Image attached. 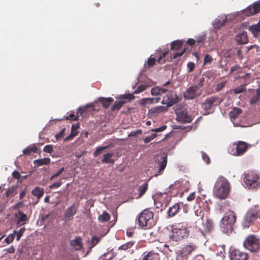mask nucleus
<instances>
[{"mask_svg": "<svg viewBox=\"0 0 260 260\" xmlns=\"http://www.w3.org/2000/svg\"><path fill=\"white\" fill-rule=\"evenodd\" d=\"M155 56H159L157 61L160 64L164 63L166 61H171L179 56V40L173 41L171 44L170 50L168 49H159L155 53Z\"/></svg>", "mask_w": 260, "mask_h": 260, "instance_id": "1", "label": "nucleus"}, {"mask_svg": "<svg viewBox=\"0 0 260 260\" xmlns=\"http://www.w3.org/2000/svg\"><path fill=\"white\" fill-rule=\"evenodd\" d=\"M231 185L229 181L225 177L220 176L214 184L213 196L218 199H225L228 197Z\"/></svg>", "mask_w": 260, "mask_h": 260, "instance_id": "2", "label": "nucleus"}, {"mask_svg": "<svg viewBox=\"0 0 260 260\" xmlns=\"http://www.w3.org/2000/svg\"><path fill=\"white\" fill-rule=\"evenodd\" d=\"M236 221V214L233 211L227 212L221 220L220 226L225 233L231 232L233 230Z\"/></svg>", "mask_w": 260, "mask_h": 260, "instance_id": "3", "label": "nucleus"}, {"mask_svg": "<svg viewBox=\"0 0 260 260\" xmlns=\"http://www.w3.org/2000/svg\"><path fill=\"white\" fill-rule=\"evenodd\" d=\"M153 216V212L148 209L144 210L138 216L139 225L145 229L151 228L154 225Z\"/></svg>", "mask_w": 260, "mask_h": 260, "instance_id": "4", "label": "nucleus"}, {"mask_svg": "<svg viewBox=\"0 0 260 260\" xmlns=\"http://www.w3.org/2000/svg\"><path fill=\"white\" fill-rule=\"evenodd\" d=\"M165 98H164L161 103L163 104H166L167 106L165 107L162 106H159L151 108L148 111V114L150 116L155 117L161 112L167 111L168 107H170L172 106L174 104L176 103L177 102L178 99V98H176V99H173L172 97L170 98L168 95L167 96V99H165Z\"/></svg>", "mask_w": 260, "mask_h": 260, "instance_id": "5", "label": "nucleus"}, {"mask_svg": "<svg viewBox=\"0 0 260 260\" xmlns=\"http://www.w3.org/2000/svg\"><path fill=\"white\" fill-rule=\"evenodd\" d=\"M221 100L218 97L212 96L207 98L201 105L204 115H208L214 111V107L219 105Z\"/></svg>", "mask_w": 260, "mask_h": 260, "instance_id": "6", "label": "nucleus"}, {"mask_svg": "<svg viewBox=\"0 0 260 260\" xmlns=\"http://www.w3.org/2000/svg\"><path fill=\"white\" fill-rule=\"evenodd\" d=\"M244 248L251 252H256L260 249L259 238L254 235L248 236L243 242Z\"/></svg>", "mask_w": 260, "mask_h": 260, "instance_id": "7", "label": "nucleus"}, {"mask_svg": "<svg viewBox=\"0 0 260 260\" xmlns=\"http://www.w3.org/2000/svg\"><path fill=\"white\" fill-rule=\"evenodd\" d=\"M244 181L249 189H255L260 186V176L251 172L245 174Z\"/></svg>", "mask_w": 260, "mask_h": 260, "instance_id": "8", "label": "nucleus"}, {"mask_svg": "<svg viewBox=\"0 0 260 260\" xmlns=\"http://www.w3.org/2000/svg\"><path fill=\"white\" fill-rule=\"evenodd\" d=\"M258 211L256 207L254 209H249L245 214L242 224L245 228H249L254 224V221L258 217Z\"/></svg>", "mask_w": 260, "mask_h": 260, "instance_id": "9", "label": "nucleus"}, {"mask_svg": "<svg viewBox=\"0 0 260 260\" xmlns=\"http://www.w3.org/2000/svg\"><path fill=\"white\" fill-rule=\"evenodd\" d=\"M247 144L243 141H239L237 144H234L229 148V152L232 155L239 156L243 154L247 149Z\"/></svg>", "mask_w": 260, "mask_h": 260, "instance_id": "10", "label": "nucleus"}, {"mask_svg": "<svg viewBox=\"0 0 260 260\" xmlns=\"http://www.w3.org/2000/svg\"><path fill=\"white\" fill-rule=\"evenodd\" d=\"M155 162L158 165V171L156 176L161 174L167 164V156L165 154H159L155 156Z\"/></svg>", "mask_w": 260, "mask_h": 260, "instance_id": "11", "label": "nucleus"}, {"mask_svg": "<svg viewBox=\"0 0 260 260\" xmlns=\"http://www.w3.org/2000/svg\"><path fill=\"white\" fill-rule=\"evenodd\" d=\"M199 90L198 86H192L189 87L185 92H184V98L186 100H192L200 95L197 91Z\"/></svg>", "mask_w": 260, "mask_h": 260, "instance_id": "12", "label": "nucleus"}, {"mask_svg": "<svg viewBox=\"0 0 260 260\" xmlns=\"http://www.w3.org/2000/svg\"><path fill=\"white\" fill-rule=\"evenodd\" d=\"M197 248V246L193 243L184 245L180 250V256L186 259L188 256L190 255L192 251H194Z\"/></svg>", "mask_w": 260, "mask_h": 260, "instance_id": "13", "label": "nucleus"}, {"mask_svg": "<svg viewBox=\"0 0 260 260\" xmlns=\"http://www.w3.org/2000/svg\"><path fill=\"white\" fill-rule=\"evenodd\" d=\"M231 260H247L248 254L239 249L232 250L230 254Z\"/></svg>", "mask_w": 260, "mask_h": 260, "instance_id": "14", "label": "nucleus"}, {"mask_svg": "<svg viewBox=\"0 0 260 260\" xmlns=\"http://www.w3.org/2000/svg\"><path fill=\"white\" fill-rule=\"evenodd\" d=\"M77 211V206L75 204L68 207L64 213L63 217L64 220H70L73 217V216L76 213Z\"/></svg>", "mask_w": 260, "mask_h": 260, "instance_id": "15", "label": "nucleus"}, {"mask_svg": "<svg viewBox=\"0 0 260 260\" xmlns=\"http://www.w3.org/2000/svg\"><path fill=\"white\" fill-rule=\"evenodd\" d=\"M260 12V3H255L252 6L247 7L244 11L247 16H250L257 14Z\"/></svg>", "mask_w": 260, "mask_h": 260, "instance_id": "16", "label": "nucleus"}, {"mask_svg": "<svg viewBox=\"0 0 260 260\" xmlns=\"http://www.w3.org/2000/svg\"><path fill=\"white\" fill-rule=\"evenodd\" d=\"M16 222L18 225H22L25 224L28 220L27 215L20 210L15 213Z\"/></svg>", "mask_w": 260, "mask_h": 260, "instance_id": "17", "label": "nucleus"}, {"mask_svg": "<svg viewBox=\"0 0 260 260\" xmlns=\"http://www.w3.org/2000/svg\"><path fill=\"white\" fill-rule=\"evenodd\" d=\"M235 40L238 44H247L248 42L247 32L243 31L241 33L239 32L236 36Z\"/></svg>", "mask_w": 260, "mask_h": 260, "instance_id": "18", "label": "nucleus"}, {"mask_svg": "<svg viewBox=\"0 0 260 260\" xmlns=\"http://www.w3.org/2000/svg\"><path fill=\"white\" fill-rule=\"evenodd\" d=\"M70 244L76 250H80L83 247L82 239L80 237H77L75 239L71 240Z\"/></svg>", "mask_w": 260, "mask_h": 260, "instance_id": "19", "label": "nucleus"}, {"mask_svg": "<svg viewBox=\"0 0 260 260\" xmlns=\"http://www.w3.org/2000/svg\"><path fill=\"white\" fill-rule=\"evenodd\" d=\"M179 228L177 225H172L171 226V231L169 234V238L171 241L178 242L179 239Z\"/></svg>", "mask_w": 260, "mask_h": 260, "instance_id": "20", "label": "nucleus"}, {"mask_svg": "<svg viewBox=\"0 0 260 260\" xmlns=\"http://www.w3.org/2000/svg\"><path fill=\"white\" fill-rule=\"evenodd\" d=\"M192 120V117L188 115L186 110L180 111V123H190Z\"/></svg>", "mask_w": 260, "mask_h": 260, "instance_id": "21", "label": "nucleus"}, {"mask_svg": "<svg viewBox=\"0 0 260 260\" xmlns=\"http://www.w3.org/2000/svg\"><path fill=\"white\" fill-rule=\"evenodd\" d=\"M181 226L180 227V236L182 239L187 238L189 234V226L186 224L182 222L181 223Z\"/></svg>", "mask_w": 260, "mask_h": 260, "instance_id": "22", "label": "nucleus"}, {"mask_svg": "<svg viewBox=\"0 0 260 260\" xmlns=\"http://www.w3.org/2000/svg\"><path fill=\"white\" fill-rule=\"evenodd\" d=\"M160 98H143L140 100V104L146 107L147 105L159 102Z\"/></svg>", "mask_w": 260, "mask_h": 260, "instance_id": "23", "label": "nucleus"}, {"mask_svg": "<svg viewBox=\"0 0 260 260\" xmlns=\"http://www.w3.org/2000/svg\"><path fill=\"white\" fill-rule=\"evenodd\" d=\"M227 21L225 16H223L216 19L213 22V25L215 28H220Z\"/></svg>", "mask_w": 260, "mask_h": 260, "instance_id": "24", "label": "nucleus"}, {"mask_svg": "<svg viewBox=\"0 0 260 260\" xmlns=\"http://www.w3.org/2000/svg\"><path fill=\"white\" fill-rule=\"evenodd\" d=\"M114 101L113 99L112 98H100L99 99V102L102 104L103 107L107 109L109 108L111 103L113 102Z\"/></svg>", "mask_w": 260, "mask_h": 260, "instance_id": "25", "label": "nucleus"}, {"mask_svg": "<svg viewBox=\"0 0 260 260\" xmlns=\"http://www.w3.org/2000/svg\"><path fill=\"white\" fill-rule=\"evenodd\" d=\"M113 152H108L103 156V158L102 159V162L103 163H106V164H114V160L112 159L111 157L113 156Z\"/></svg>", "mask_w": 260, "mask_h": 260, "instance_id": "26", "label": "nucleus"}, {"mask_svg": "<svg viewBox=\"0 0 260 260\" xmlns=\"http://www.w3.org/2000/svg\"><path fill=\"white\" fill-rule=\"evenodd\" d=\"M37 150L38 148L35 146V145H31L25 148L23 150V153L25 155H29L32 152H37Z\"/></svg>", "mask_w": 260, "mask_h": 260, "instance_id": "27", "label": "nucleus"}, {"mask_svg": "<svg viewBox=\"0 0 260 260\" xmlns=\"http://www.w3.org/2000/svg\"><path fill=\"white\" fill-rule=\"evenodd\" d=\"M44 190L39 187H35L32 190V194L35 197H37L38 199H40L44 194Z\"/></svg>", "mask_w": 260, "mask_h": 260, "instance_id": "28", "label": "nucleus"}, {"mask_svg": "<svg viewBox=\"0 0 260 260\" xmlns=\"http://www.w3.org/2000/svg\"><path fill=\"white\" fill-rule=\"evenodd\" d=\"M167 91V90L160 87H153L151 89V93L153 95H157L165 93Z\"/></svg>", "mask_w": 260, "mask_h": 260, "instance_id": "29", "label": "nucleus"}, {"mask_svg": "<svg viewBox=\"0 0 260 260\" xmlns=\"http://www.w3.org/2000/svg\"><path fill=\"white\" fill-rule=\"evenodd\" d=\"M50 162V159L48 157L44 158L43 159H36L34 160V164L37 167L44 165H48Z\"/></svg>", "mask_w": 260, "mask_h": 260, "instance_id": "30", "label": "nucleus"}, {"mask_svg": "<svg viewBox=\"0 0 260 260\" xmlns=\"http://www.w3.org/2000/svg\"><path fill=\"white\" fill-rule=\"evenodd\" d=\"M242 113V110L239 108H234L233 109L230 113V116L232 119H236L238 117V115Z\"/></svg>", "mask_w": 260, "mask_h": 260, "instance_id": "31", "label": "nucleus"}, {"mask_svg": "<svg viewBox=\"0 0 260 260\" xmlns=\"http://www.w3.org/2000/svg\"><path fill=\"white\" fill-rule=\"evenodd\" d=\"M148 189V183H145L143 185L140 186L138 191L139 192L138 198L142 197L146 192Z\"/></svg>", "mask_w": 260, "mask_h": 260, "instance_id": "32", "label": "nucleus"}, {"mask_svg": "<svg viewBox=\"0 0 260 260\" xmlns=\"http://www.w3.org/2000/svg\"><path fill=\"white\" fill-rule=\"evenodd\" d=\"M179 210V203L176 204L174 206L170 207L168 210L169 216H173Z\"/></svg>", "mask_w": 260, "mask_h": 260, "instance_id": "33", "label": "nucleus"}, {"mask_svg": "<svg viewBox=\"0 0 260 260\" xmlns=\"http://www.w3.org/2000/svg\"><path fill=\"white\" fill-rule=\"evenodd\" d=\"M99 221L102 222H106L110 220V215L106 211H104L102 215L98 217Z\"/></svg>", "mask_w": 260, "mask_h": 260, "instance_id": "34", "label": "nucleus"}, {"mask_svg": "<svg viewBox=\"0 0 260 260\" xmlns=\"http://www.w3.org/2000/svg\"><path fill=\"white\" fill-rule=\"evenodd\" d=\"M25 231V228L24 227L21 228L20 229V230L17 231L16 230H14L13 231V234H14V236H15V235L17 236L16 240L17 241H19L21 237L23 236L24 232Z\"/></svg>", "mask_w": 260, "mask_h": 260, "instance_id": "35", "label": "nucleus"}, {"mask_svg": "<svg viewBox=\"0 0 260 260\" xmlns=\"http://www.w3.org/2000/svg\"><path fill=\"white\" fill-rule=\"evenodd\" d=\"M249 29L254 36H256L258 32H260V27L258 24L250 26L249 27Z\"/></svg>", "mask_w": 260, "mask_h": 260, "instance_id": "36", "label": "nucleus"}, {"mask_svg": "<svg viewBox=\"0 0 260 260\" xmlns=\"http://www.w3.org/2000/svg\"><path fill=\"white\" fill-rule=\"evenodd\" d=\"M125 103V101H117L115 103V104L112 106L111 110L112 111H115L116 110H119L121 107L123 106L124 104Z\"/></svg>", "mask_w": 260, "mask_h": 260, "instance_id": "37", "label": "nucleus"}, {"mask_svg": "<svg viewBox=\"0 0 260 260\" xmlns=\"http://www.w3.org/2000/svg\"><path fill=\"white\" fill-rule=\"evenodd\" d=\"M260 101V88L256 90V93L250 99L251 104H255Z\"/></svg>", "mask_w": 260, "mask_h": 260, "instance_id": "38", "label": "nucleus"}, {"mask_svg": "<svg viewBox=\"0 0 260 260\" xmlns=\"http://www.w3.org/2000/svg\"><path fill=\"white\" fill-rule=\"evenodd\" d=\"M135 244L134 241H129L128 242L122 245H121L119 248V250H126L127 249L131 248Z\"/></svg>", "mask_w": 260, "mask_h": 260, "instance_id": "39", "label": "nucleus"}, {"mask_svg": "<svg viewBox=\"0 0 260 260\" xmlns=\"http://www.w3.org/2000/svg\"><path fill=\"white\" fill-rule=\"evenodd\" d=\"M108 147H109L108 146H106L99 147L96 148V150L93 152L94 156L96 157L98 155H99L104 150L108 148Z\"/></svg>", "mask_w": 260, "mask_h": 260, "instance_id": "40", "label": "nucleus"}, {"mask_svg": "<svg viewBox=\"0 0 260 260\" xmlns=\"http://www.w3.org/2000/svg\"><path fill=\"white\" fill-rule=\"evenodd\" d=\"M205 226L208 231H211L213 229V222L211 219H207L205 223Z\"/></svg>", "mask_w": 260, "mask_h": 260, "instance_id": "41", "label": "nucleus"}, {"mask_svg": "<svg viewBox=\"0 0 260 260\" xmlns=\"http://www.w3.org/2000/svg\"><path fill=\"white\" fill-rule=\"evenodd\" d=\"M100 237H98L96 236H93L91 239L90 248H92L93 247H94L100 242Z\"/></svg>", "mask_w": 260, "mask_h": 260, "instance_id": "42", "label": "nucleus"}, {"mask_svg": "<svg viewBox=\"0 0 260 260\" xmlns=\"http://www.w3.org/2000/svg\"><path fill=\"white\" fill-rule=\"evenodd\" d=\"M246 90L245 85H241L239 87L235 88L234 90V93L239 94L242 93Z\"/></svg>", "mask_w": 260, "mask_h": 260, "instance_id": "43", "label": "nucleus"}, {"mask_svg": "<svg viewBox=\"0 0 260 260\" xmlns=\"http://www.w3.org/2000/svg\"><path fill=\"white\" fill-rule=\"evenodd\" d=\"M187 72L188 73H191V72H193L195 68L194 63L192 61L188 62L187 64Z\"/></svg>", "mask_w": 260, "mask_h": 260, "instance_id": "44", "label": "nucleus"}, {"mask_svg": "<svg viewBox=\"0 0 260 260\" xmlns=\"http://www.w3.org/2000/svg\"><path fill=\"white\" fill-rule=\"evenodd\" d=\"M14 234H11L5 239V241L7 244H9L14 241Z\"/></svg>", "mask_w": 260, "mask_h": 260, "instance_id": "45", "label": "nucleus"}, {"mask_svg": "<svg viewBox=\"0 0 260 260\" xmlns=\"http://www.w3.org/2000/svg\"><path fill=\"white\" fill-rule=\"evenodd\" d=\"M146 86L145 85H141L138 86L137 89L134 91V93L137 94L143 92L146 89Z\"/></svg>", "mask_w": 260, "mask_h": 260, "instance_id": "46", "label": "nucleus"}, {"mask_svg": "<svg viewBox=\"0 0 260 260\" xmlns=\"http://www.w3.org/2000/svg\"><path fill=\"white\" fill-rule=\"evenodd\" d=\"M184 186H183L182 184L180 185V190L181 189L185 191H187L189 189V182L188 180L185 181L184 183Z\"/></svg>", "mask_w": 260, "mask_h": 260, "instance_id": "47", "label": "nucleus"}, {"mask_svg": "<svg viewBox=\"0 0 260 260\" xmlns=\"http://www.w3.org/2000/svg\"><path fill=\"white\" fill-rule=\"evenodd\" d=\"M156 59L154 57H150L148 58L147 60V66L148 67H151L155 64L156 62Z\"/></svg>", "mask_w": 260, "mask_h": 260, "instance_id": "48", "label": "nucleus"}, {"mask_svg": "<svg viewBox=\"0 0 260 260\" xmlns=\"http://www.w3.org/2000/svg\"><path fill=\"white\" fill-rule=\"evenodd\" d=\"M79 116L77 114L75 115L74 113L70 114L69 116H66V120H78Z\"/></svg>", "mask_w": 260, "mask_h": 260, "instance_id": "49", "label": "nucleus"}, {"mask_svg": "<svg viewBox=\"0 0 260 260\" xmlns=\"http://www.w3.org/2000/svg\"><path fill=\"white\" fill-rule=\"evenodd\" d=\"M213 60L212 57L209 54H207L205 55L204 59V64H205L206 63H210Z\"/></svg>", "mask_w": 260, "mask_h": 260, "instance_id": "50", "label": "nucleus"}, {"mask_svg": "<svg viewBox=\"0 0 260 260\" xmlns=\"http://www.w3.org/2000/svg\"><path fill=\"white\" fill-rule=\"evenodd\" d=\"M44 152L51 153L53 151V147L51 145H46L43 149Z\"/></svg>", "mask_w": 260, "mask_h": 260, "instance_id": "51", "label": "nucleus"}, {"mask_svg": "<svg viewBox=\"0 0 260 260\" xmlns=\"http://www.w3.org/2000/svg\"><path fill=\"white\" fill-rule=\"evenodd\" d=\"M121 99H126L128 100H132L135 99V96L132 94H124L120 96Z\"/></svg>", "mask_w": 260, "mask_h": 260, "instance_id": "52", "label": "nucleus"}, {"mask_svg": "<svg viewBox=\"0 0 260 260\" xmlns=\"http://www.w3.org/2000/svg\"><path fill=\"white\" fill-rule=\"evenodd\" d=\"M64 171V168H60L55 174H53L50 178V180H52L55 177L59 176Z\"/></svg>", "mask_w": 260, "mask_h": 260, "instance_id": "53", "label": "nucleus"}, {"mask_svg": "<svg viewBox=\"0 0 260 260\" xmlns=\"http://www.w3.org/2000/svg\"><path fill=\"white\" fill-rule=\"evenodd\" d=\"M61 184H62L61 181H59L54 182L52 184L50 185L49 187L50 189H52L54 188H58V187H60Z\"/></svg>", "mask_w": 260, "mask_h": 260, "instance_id": "54", "label": "nucleus"}, {"mask_svg": "<svg viewBox=\"0 0 260 260\" xmlns=\"http://www.w3.org/2000/svg\"><path fill=\"white\" fill-rule=\"evenodd\" d=\"M202 158L207 164L210 163V159L208 155L205 152H202Z\"/></svg>", "mask_w": 260, "mask_h": 260, "instance_id": "55", "label": "nucleus"}, {"mask_svg": "<svg viewBox=\"0 0 260 260\" xmlns=\"http://www.w3.org/2000/svg\"><path fill=\"white\" fill-rule=\"evenodd\" d=\"M166 128H167V125H162V126H161L160 127L152 129L151 130V131L152 132H156V133H158V132H161L164 131Z\"/></svg>", "mask_w": 260, "mask_h": 260, "instance_id": "56", "label": "nucleus"}, {"mask_svg": "<svg viewBox=\"0 0 260 260\" xmlns=\"http://www.w3.org/2000/svg\"><path fill=\"white\" fill-rule=\"evenodd\" d=\"M154 253L152 252H149L143 257L142 260H151L152 258L151 257H152Z\"/></svg>", "mask_w": 260, "mask_h": 260, "instance_id": "57", "label": "nucleus"}, {"mask_svg": "<svg viewBox=\"0 0 260 260\" xmlns=\"http://www.w3.org/2000/svg\"><path fill=\"white\" fill-rule=\"evenodd\" d=\"M16 188L15 187H12L9 188L6 192L7 197H9L13 195L14 192L15 191Z\"/></svg>", "mask_w": 260, "mask_h": 260, "instance_id": "58", "label": "nucleus"}, {"mask_svg": "<svg viewBox=\"0 0 260 260\" xmlns=\"http://www.w3.org/2000/svg\"><path fill=\"white\" fill-rule=\"evenodd\" d=\"M87 107H80L77 110V115H81L86 110Z\"/></svg>", "mask_w": 260, "mask_h": 260, "instance_id": "59", "label": "nucleus"}, {"mask_svg": "<svg viewBox=\"0 0 260 260\" xmlns=\"http://www.w3.org/2000/svg\"><path fill=\"white\" fill-rule=\"evenodd\" d=\"M78 134V132L77 131H72V130H71V133L70 134V135L67 137L66 139V140H70L71 139H72L73 138H74V137L76 136Z\"/></svg>", "mask_w": 260, "mask_h": 260, "instance_id": "60", "label": "nucleus"}, {"mask_svg": "<svg viewBox=\"0 0 260 260\" xmlns=\"http://www.w3.org/2000/svg\"><path fill=\"white\" fill-rule=\"evenodd\" d=\"M141 132L142 131L141 129H137L136 131H133L128 135V137H131L136 136L138 134H141Z\"/></svg>", "mask_w": 260, "mask_h": 260, "instance_id": "61", "label": "nucleus"}, {"mask_svg": "<svg viewBox=\"0 0 260 260\" xmlns=\"http://www.w3.org/2000/svg\"><path fill=\"white\" fill-rule=\"evenodd\" d=\"M64 129H62L58 134L55 136L56 140H58L61 139L64 134Z\"/></svg>", "mask_w": 260, "mask_h": 260, "instance_id": "62", "label": "nucleus"}, {"mask_svg": "<svg viewBox=\"0 0 260 260\" xmlns=\"http://www.w3.org/2000/svg\"><path fill=\"white\" fill-rule=\"evenodd\" d=\"M241 69V68L238 65H235L232 67L230 69V73H232L235 71H239Z\"/></svg>", "mask_w": 260, "mask_h": 260, "instance_id": "63", "label": "nucleus"}, {"mask_svg": "<svg viewBox=\"0 0 260 260\" xmlns=\"http://www.w3.org/2000/svg\"><path fill=\"white\" fill-rule=\"evenodd\" d=\"M206 39L205 36L202 35L199 36L196 40V42L200 43H203Z\"/></svg>", "mask_w": 260, "mask_h": 260, "instance_id": "64", "label": "nucleus"}]
</instances>
